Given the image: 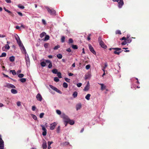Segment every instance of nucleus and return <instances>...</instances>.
I'll use <instances>...</instances> for the list:
<instances>
[{
  "label": "nucleus",
  "mask_w": 149,
  "mask_h": 149,
  "mask_svg": "<svg viewBox=\"0 0 149 149\" xmlns=\"http://www.w3.org/2000/svg\"><path fill=\"white\" fill-rule=\"evenodd\" d=\"M41 126L42 127V130L43 131L42 133V134L43 136H45L47 134V130L45 127L44 126L41 125Z\"/></svg>",
  "instance_id": "obj_9"
},
{
  "label": "nucleus",
  "mask_w": 149,
  "mask_h": 149,
  "mask_svg": "<svg viewBox=\"0 0 149 149\" xmlns=\"http://www.w3.org/2000/svg\"><path fill=\"white\" fill-rule=\"evenodd\" d=\"M69 122L70 124L71 125H73L74 124V122L72 120H70L69 119Z\"/></svg>",
  "instance_id": "obj_32"
},
{
  "label": "nucleus",
  "mask_w": 149,
  "mask_h": 149,
  "mask_svg": "<svg viewBox=\"0 0 149 149\" xmlns=\"http://www.w3.org/2000/svg\"><path fill=\"white\" fill-rule=\"evenodd\" d=\"M65 37L64 36H62L61 38V41L63 42L65 41Z\"/></svg>",
  "instance_id": "obj_43"
},
{
  "label": "nucleus",
  "mask_w": 149,
  "mask_h": 149,
  "mask_svg": "<svg viewBox=\"0 0 149 149\" xmlns=\"http://www.w3.org/2000/svg\"><path fill=\"white\" fill-rule=\"evenodd\" d=\"M88 46L89 49L90 51L91 52L94 54H95L96 52L95 50H94L93 47H92L91 45L90 44H89L88 45Z\"/></svg>",
  "instance_id": "obj_8"
},
{
  "label": "nucleus",
  "mask_w": 149,
  "mask_h": 149,
  "mask_svg": "<svg viewBox=\"0 0 149 149\" xmlns=\"http://www.w3.org/2000/svg\"><path fill=\"white\" fill-rule=\"evenodd\" d=\"M26 79L24 78H21L20 79V81L22 83L25 82L26 81Z\"/></svg>",
  "instance_id": "obj_25"
},
{
  "label": "nucleus",
  "mask_w": 149,
  "mask_h": 149,
  "mask_svg": "<svg viewBox=\"0 0 149 149\" xmlns=\"http://www.w3.org/2000/svg\"><path fill=\"white\" fill-rule=\"evenodd\" d=\"M65 79V81L68 82H70V79L67 78H64Z\"/></svg>",
  "instance_id": "obj_44"
},
{
  "label": "nucleus",
  "mask_w": 149,
  "mask_h": 149,
  "mask_svg": "<svg viewBox=\"0 0 149 149\" xmlns=\"http://www.w3.org/2000/svg\"><path fill=\"white\" fill-rule=\"evenodd\" d=\"M5 49L8 50L10 48V46H9V45L8 44H6L5 46Z\"/></svg>",
  "instance_id": "obj_30"
},
{
  "label": "nucleus",
  "mask_w": 149,
  "mask_h": 149,
  "mask_svg": "<svg viewBox=\"0 0 149 149\" xmlns=\"http://www.w3.org/2000/svg\"><path fill=\"white\" fill-rule=\"evenodd\" d=\"M113 49L116 50L114 52V53L115 54L117 55H119L120 54L121 52H117L118 51L120 50L121 49L119 48H113Z\"/></svg>",
  "instance_id": "obj_7"
},
{
  "label": "nucleus",
  "mask_w": 149,
  "mask_h": 149,
  "mask_svg": "<svg viewBox=\"0 0 149 149\" xmlns=\"http://www.w3.org/2000/svg\"><path fill=\"white\" fill-rule=\"evenodd\" d=\"M21 27H22L24 29L25 28V26L24 25H23V24H21Z\"/></svg>",
  "instance_id": "obj_63"
},
{
  "label": "nucleus",
  "mask_w": 149,
  "mask_h": 149,
  "mask_svg": "<svg viewBox=\"0 0 149 149\" xmlns=\"http://www.w3.org/2000/svg\"><path fill=\"white\" fill-rule=\"evenodd\" d=\"M31 116H32V118L34 120H36L37 119V117L36 115L32 114H31Z\"/></svg>",
  "instance_id": "obj_33"
},
{
  "label": "nucleus",
  "mask_w": 149,
  "mask_h": 149,
  "mask_svg": "<svg viewBox=\"0 0 149 149\" xmlns=\"http://www.w3.org/2000/svg\"><path fill=\"white\" fill-rule=\"evenodd\" d=\"M44 113H41L40 115V118H42L43 117V116L44 115Z\"/></svg>",
  "instance_id": "obj_49"
},
{
  "label": "nucleus",
  "mask_w": 149,
  "mask_h": 149,
  "mask_svg": "<svg viewBox=\"0 0 149 149\" xmlns=\"http://www.w3.org/2000/svg\"><path fill=\"white\" fill-rule=\"evenodd\" d=\"M4 142L1 138V136L0 135V149H3L4 148Z\"/></svg>",
  "instance_id": "obj_10"
},
{
  "label": "nucleus",
  "mask_w": 149,
  "mask_h": 149,
  "mask_svg": "<svg viewBox=\"0 0 149 149\" xmlns=\"http://www.w3.org/2000/svg\"><path fill=\"white\" fill-rule=\"evenodd\" d=\"M5 1L7 3H11V2L10 0H5Z\"/></svg>",
  "instance_id": "obj_59"
},
{
  "label": "nucleus",
  "mask_w": 149,
  "mask_h": 149,
  "mask_svg": "<svg viewBox=\"0 0 149 149\" xmlns=\"http://www.w3.org/2000/svg\"><path fill=\"white\" fill-rule=\"evenodd\" d=\"M36 109V107L35 106H33L32 108V109L33 111H34Z\"/></svg>",
  "instance_id": "obj_54"
},
{
  "label": "nucleus",
  "mask_w": 149,
  "mask_h": 149,
  "mask_svg": "<svg viewBox=\"0 0 149 149\" xmlns=\"http://www.w3.org/2000/svg\"><path fill=\"white\" fill-rule=\"evenodd\" d=\"M91 95L90 94H87L85 97V98L87 100H88L90 99Z\"/></svg>",
  "instance_id": "obj_19"
},
{
  "label": "nucleus",
  "mask_w": 149,
  "mask_h": 149,
  "mask_svg": "<svg viewBox=\"0 0 149 149\" xmlns=\"http://www.w3.org/2000/svg\"><path fill=\"white\" fill-rule=\"evenodd\" d=\"M98 41L99 43V44L101 47L104 49L107 48V46L105 45L104 42L102 41L101 38L100 37L99 38Z\"/></svg>",
  "instance_id": "obj_3"
},
{
  "label": "nucleus",
  "mask_w": 149,
  "mask_h": 149,
  "mask_svg": "<svg viewBox=\"0 0 149 149\" xmlns=\"http://www.w3.org/2000/svg\"><path fill=\"white\" fill-rule=\"evenodd\" d=\"M36 98L38 100L40 101H41L42 100V97L39 93H38L37 94L36 96Z\"/></svg>",
  "instance_id": "obj_14"
},
{
  "label": "nucleus",
  "mask_w": 149,
  "mask_h": 149,
  "mask_svg": "<svg viewBox=\"0 0 149 149\" xmlns=\"http://www.w3.org/2000/svg\"><path fill=\"white\" fill-rule=\"evenodd\" d=\"M24 76V75L23 74H19L18 75V77L19 78H21L23 77Z\"/></svg>",
  "instance_id": "obj_37"
},
{
  "label": "nucleus",
  "mask_w": 149,
  "mask_h": 149,
  "mask_svg": "<svg viewBox=\"0 0 149 149\" xmlns=\"http://www.w3.org/2000/svg\"><path fill=\"white\" fill-rule=\"evenodd\" d=\"M73 42V40L72 38H70L69 40V43H70Z\"/></svg>",
  "instance_id": "obj_48"
},
{
  "label": "nucleus",
  "mask_w": 149,
  "mask_h": 149,
  "mask_svg": "<svg viewBox=\"0 0 149 149\" xmlns=\"http://www.w3.org/2000/svg\"><path fill=\"white\" fill-rule=\"evenodd\" d=\"M82 85V84L80 83H78L77 84V86L78 87H80Z\"/></svg>",
  "instance_id": "obj_46"
},
{
  "label": "nucleus",
  "mask_w": 149,
  "mask_h": 149,
  "mask_svg": "<svg viewBox=\"0 0 149 149\" xmlns=\"http://www.w3.org/2000/svg\"><path fill=\"white\" fill-rule=\"evenodd\" d=\"M42 147L43 149H46L47 148V142L45 140L43 141V143L42 145Z\"/></svg>",
  "instance_id": "obj_16"
},
{
  "label": "nucleus",
  "mask_w": 149,
  "mask_h": 149,
  "mask_svg": "<svg viewBox=\"0 0 149 149\" xmlns=\"http://www.w3.org/2000/svg\"><path fill=\"white\" fill-rule=\"evenodd\" d=\"M69 144V142H66L65 143H64L63 145H68Z\"/></svg>",
  "instance_id": "obj_62"
},
{
  "label": "nucleus",
  "mask_w": 149,
  "mask_h": 149,
  "mask_svg": "<svg viewBox=\"0 0 149 149\" xmlns=\"http://www.w3.org/2000/svg\"><path fill=\"white\" fill-rule=\"evenodd\" d=\"M124 4L123 1V0H120L118 3V7L119 8H122V6Z\"/></svg>",
  "instance_id": "obj_13"
},
{
  "label": "nucleus",
  "mask_w": 149,
  "mask_h": 149,
  "mask_svg": "<svg viewBox=\"0 0 149 149\" xmlns=\"http://www.w3.org/2000/svg\"><path fill=\"white\" fill-rule=\"evenodd\" d=\"M57 124L55 122H54L52 124H51L50 125V129L51 130H53L55 128Z\"/></svg>",
  "instance_id": "obj_12"
},
{
  "label": "nucleus",
  "mask_w": 149,
  "mask_h": 149,
  "mask_svg": "<svg viewBox=\"0 0 149 149\" xmlns=\"http://www.w3.org/2000/svg\"><path fill=\"white\" fill-rule=\"evenodd\" d=\"M18 8L22 9H23L24 8V6H21L20 5H18Z\"/></svg>",
  "instance_id": "obj_39"
},
{
  "label": "nucleus",
  "mask_w": 149,
  "mask_h": 149,
  "mask_svg": "<svg viewBox=\"0 0 149 149\" xmlns=\"http://www.w3.org/2000/svg\"><path fill=\"white\" fill-rule=\"evenodd\" d=\"M6 37L5 35L0 34V38H4Z\"/></svg>",
  "instance_id": "obj_52"
},
{
  "label": "nucleus",
  "mask_w": 149,
  "mask_h": 149,
  "mask_svg": "<svg viewBox=\"0 0 149 149\" xmlns=\"http://www.w3.org/2000/svg\"><path fill=\"white\" fill-rule=\"evenodd\" d=\"M73 96L74 98L76 97L77 95V93L76 91L74 92L73 94Z\"/></svg>",
  "instance_id": "obj_22"
},
{
  "label": "nucleus",
  "mask_w": 149,
  "mask_h": 149,
  "mask_svg": "<svg viewBox=\"0 0 149 149\" xmlns=\"http://www.w3.org/2000/svg\"><path fill=\"white\" fill-rule=\"evenodd\" d=\"M46 8L48 12L52 15H55L56 11L53 9H50L48 7H46Z\"/></svg>",
  "instance_id": "obj_5"
},
{
  "label": "nucleus",
  "mask_w": 149,
  "mask_h": 149,
  "mask_svg": "<svg viewBox=\"0 0 149 149\" xmlns=\"http://www.w3.org/2000/svg\"><path fill=\"white\" fill-rule=\"evenodd\" d=\"M116 34H121V33L120 31L119 30H117L116 31Z\"/></svg>",
  "instance_id": "obj_40"
},
{
  "label": "nucleus",
  "mask_w": 149,
  "mask_h": 149,
  "mask_svg": "<svg viewBox=\"0 0 149 149\" xmlns=\"http://www.w3.org/2000/svg\"><path fill=\"white\" fill-rule=\"evenodd\" d=\"M56 113L57 114H58V115H61V111L58 110H56Z\"/></svg>",
  "instance_id": "obj_38"
},
{
  "label": "nucleus",
  "mask_w": 149,
  "mask_h": 149,
  "mask_svg": "<svg viewBox=\"0 0 149 149\" xmlns=\"http://www.w3.org/2000/svg\"><path fill=\"white\" fill-rule=\"evenodd\" d=\"M72 48L74 49H77V47L76 45H73L72 46Z\"/></svg>",
  "instance_id": "obj_42"
},
{
  "label": "nucleus",
  "mask_w": 149,
  "mask_h": 149,
  "mask_svg": "<svg viewBox=\"0 0 149 149\" xmlns=\"http://www.w3.org/2000/svg\"><path fill=\"white\" fill-rule=\"evenodd\" d=\"M49 37L48 35H46L44 38V40H48L49 39Z\"/></svg>",
  "instance_id": "obj_29"
},
{
  "label": "nucleus",
  "mask_w": 149,
  "mask_h": 149,
  "mask_svg": "<svg viewBox=\"0 0 149 149\" xmlns=\"http://www.w3.org/2000/svg\"><path fill=\"white\" fill-rule=\"evenodd\" d=\"M60 45H58L57 46H55L54 48V50H56L58 49V48H60Z\"/></svg>",
  "instance_id": "obj_35"
},
{
  "label": "nucleus",
  "mask_w": 149,
  "mask_h": 149,
  "mask_svg": "<svg viewBox=\"0 0 149 149\" xmlns=\"http://www.w3.org/2000/svg\"><path fill=\"white\" fill-rule=\"evenodd\" d=\"M127 42L125 41H124L122 42V44L123 45H124L126 44Z\"/></svg>",
  "instance_id": "obj_61"
},
{
  "label": "nucleus",
  "mask_w": 149,
  "mask_h": 149,
  "mask_svg": "<svg viewBox=\"0 0 149 149\" xmlns=\"http://www.w3.org/2000/svg\"><path fill=\"white\" fill-rule=\"evenodd\" d=\"M17 105L18 106H20L21 105V102L19 101H18L17 103Z\"/></svg>",
  "instance_id": "obj_47"
},
{
  "label": "nucleus",
  "mask_w": 149,
  "mask_h": 149,
  "mask_svg": "<svg viewBox=\"0 0 149 149\" xmlns=\"http://www.w3.org/2000/svg\"><path fill=\"white\" fill-rule=\"evenodd\" d=\"M100 84L101 86V89L103 90L105 88L106 86L102 84Z\"/></svg>",
  "instance_id": "obj_20"
},
{
  "label": "nucleus",
  "mask_w": 149,
  "mask_h": 149,
  "mask_svg": "<svg viewBox=\"0 0 149 149\" xmlns=\"http://www.w3.org/2000/svg\"><path fill=\"white\" fill-rule=\"evenodd\" d=\"M63 86L65 88H67L68 87V85L67 83L64 82L63 84Z\"/></svg>",
  "instance_id": "obj_23"
},
{
  "label": "nucleus",
  "mask_w": 149,
  "mask_h": 149,
  "mask_svg": "<svg viewBox=\"0 0 149 149\" xmlns=\"http://www.w3.org/2000/svg\"><path fill=\"white\" fill-rule=\"evenodd\" d=\"M66 51H67L68 52H70L71 51V49L70 48H69L68 49L66 50Z\"/></svg>",
  "instance_id": "obj_64"
},
{
  "label": "nucleus",
  "mask_w": 149,
  "mask_h": 149,
  "mask_svg": "<svg viewBox=\"0 0 149 149\" xmlns=\"http://www.w3.org/2000/svg\"><path fill=\"white\" fill-rule=\"evenodd\" d=\"M61 117L62 118L64 121L65 122L68 123L70 119L64 113H63L61 116Z\"/></svg>",
  "instance_id": "obj_4"
},
{
  "label": "nucleus",
  "mask_w": 149,
  "mask_h": 149,
  "mask_svg": "<svg viewBox=\"0 0 149 149\" xmlns=\"http://www.w3.org/2000/svg\"><path fill=\"white\" fill-rule=\"evenodd\" d=\"M40 64L42 66L45 67V66L46 64L45 62L43 61Z\"/></svg>",
  "instance_id": "obj_28"
},
{
  "label": "nucleus",
  "mask_w": 149,
  "mask_h": 149,
  "mask_svg": "<svg viewBox=\"0 0 149 149\" xmlns=\"http://www.w3.org/2000/svg\"><path fill=\"white\" fill-rule=\"evenodd\" d=\"M42 23L45 25L46 24V21H45L44 19H42Z\"/></svg>",
  "instance_id": "obj_57"
},
{
  "label": "nucleus",
  "mask_w": 149,
  "mask_h": 149,
  "mask_svg": "<svg viewBox=\"0 0 149 149\" xmlns=\"http://www.w3.org/2000/svg\"><path fill=\"white\" fill-rule=\"evenodd\" d=\"M52 141H48V146H50V145L52 143H53Z\"/></svg>",
  "instance_id": "obj_55"
},
{
  "label": "nucleus",
  "mask_w": 149,
  "mask_h": 149,
  "mask_svg": "<svg viewBox=\"0 0 149 149\" xmlns=\"http://www.w3.org/2000/svg\"><path fill=\"white\" fill-rule=\"evenodd\" d=\"M57 75L59 78H61L62 77L61 76V73L60 72H57Z\"/></svg>",
  "instance_id": "obj_34"
},
{
  "label": "nucleus",
  "mask_w": 149,
  "mask_h": 149,
  "mask_svg": "<svg viewBox=\"0 0 149 149\" xmlns=\"http://www.w3.org/2000/svg\"><path fill=\"white\" fill-rule=\"evenodd\" d=\"M6 53L5 52L3 53L1 55V57H5L6 56Z\"/></svg>",
  "instance_id": "obj_41"
},
{
  "label": "nucleus",
  "mask_w": 149,
  "mask_h": 149,
  "mask_svg": "<svg viewBox=\"0 0 149 149\" xmlns=\"http://www.w3.org/2000/svg\"><path fill=\"white\" fill-rule=\"evenodd\" d=\"M46 33L45 32H43L40 34V37L41 38H43L45 35Z\"/></svg>",
  "instance_id": "obj_26"
},
{
  "label": "nucleus",
  "mask_w": 149,
  "mask_h": 149,
  "mask_svg": "<svg viewBox=\"0 0 149 149\" xmlns=\"http://www.w3.org/2000/svg\"><path fill=\"white\" fill-rule=\"evenodd\" d=\"M6 87H7L8 88H15V86L13 85V84H7L6 86H5Z\"/></svg>",
  "instance_id": "obj_17"
},
{
  "label": "nucleus",
  "mask_w": 149,
  "mask_h": 149,
  "mask_svg": "<svg viewBox=\"0 0 149 149\" xmlns=\"http://www.w3.org/2000/svg\"><path fill=\"white\" fill-rule=\"evenodd\" d=\"M107 66V63H106L104 64V69H105L106 68Z\"/></svg>",
  "instance_id": "obj_56"
},
{
  "label": "nucleus",
  "mask_w": 149,
  "mask_h": 149,
  "mask_svg": "<svg viewBox=\"0 0 149 149\" xmlns=\"http://www.w3.org/2000/svg\"><path fill=\"white\" fill-rule=\"evenodd\" d=\"M52 67V64L51 63H49V65H48V67L49 68H51Z\"/></svg>",
  "instance_id": "obj_50"
},
{
  "label": "nucleus",
  "mask_w": 149,
  "mask_h": 149,
  "mask_svg": "<svg viewBox=\"0 0 149 149\" xmlns=\"http://www.w3.org/2000/svg\"><path fill=\"white\" fill-rule=\"evenodd\" d=\"M90 68V65H87L86 66V68L87 70L89 69Z\"/></svg>",
  "instance_id": "obj_45"
},
{
  "label": "nucleus",
  "mask_w": 149,
  "mask_h": 149,
  "mask_svg": "<svg viewBox=\"0 0 149 149\" xmlns=\"http://www.w3.org/2000/svg\"><path fill=\"white\" fill-rule=\"evenodd\" d=\"M22 52L24 53L25 54V59L26 60V64L27 66H29L30 64V61L29 57L28 54H26V53H24L23 50H22Z\"/></svg>",
  "instance_id": "obj_2"
},
{
  "label": "nucleus",
  "mask_w": 149,
  "mask_h": 149,
  "mask_svg": "<svg viewBox=\"0 0 149 149\" xmlns=\"http://www.w3.org/2000/svg\"><path fill=\"white\" fill-rule=\"evenodd\" d=\"M4 9L8 13H11V12L9 10H8V9H6L5 8H4Z\"/></svg>",
  "instance_id": "obj_51"
},
{
  "label": "nucleus",
  "mask_w": 149,
  "mask_h": 149,
  "mask_svg": "<svg viewBox=\"0 0 149 149\" xmlns=\"http://www.w3.org/2000/svg\"><path fill=\"white\" fill-rule=\"evenodd\" d=\"M15 37L16 39L17 40V42L19 45V46L20 47L21 49L22 50H23V51L24 52V53H26V50L24 47V46L22 43L21 42L19 38L17 35L16 36H15Z\"/></svg>",
  "instance_id": "obj_1"
},
{
  "label": "nucleus",
  "mask_w": 149,
  "mask_h": 149,
  "mask_svg": "<svg viewBox=\"0 0 149 149\" xmlns=\"http://www.w3.org/2000/svg\"><path fill=\"white\" fill-rule=\"evenodd\" d=\"M17 13L19 15H20V16H22L23 15L22 13H21L20 12H17Z\"/></svg>",
  "instance_id": "obj_60"
},
{
  "label": "nucleus",
  "mask_w": 149,
  "mask_h": 149,
  "mask_svg": "<svg viewBox=\"0 0 149 149\" xmlns=\"http://www.w3.org/2000/svg\"><path fill=\"white\" fill-rule=\"evenodd\" d=\"M49 87H50V88H51L54 91H55L57 92L60 94H61L62 93V92L60 91L56 87L53 86L52 85H49Z\"/></svg>",
  "instance_id": "obj_6"
},
{
  "label": "nucleus",
  "mask_w": 149,
  "mask_h": 149,
  "mask_svg": "<svg viewBox=\"0 0 149 149\" xmlns=\"http://www.w3.org/2000/svg\"><path fill=\"white\" fill-rule=\"evenodd\" d=\"M11 92L13 94H16L17 93V91L16 90L14 89H11Z\"/></svg>",
  "instance_id": "obj_18"
},
{
  "label": "nucleus",
  "mask_w": 149,
  "mask_h": 149,
  "mask_svg": "<svg viewBox=\"0 0 149 149\" xmlns=\"http://www.w3.org/2000/svg\"><path fill=\"white\" fill-rule=\"evenodd\" d=\"M90 88V84L89 81L87 82V83L84 89V91H88Z\"/></svg>",
  "instance_id": "obj_11"
},
{
  "label": "nucleus",
  "mask_w": 149,
  "mask_h": 149,
  "mask_svg": "<svg viewBox=\"0 0 149 149\" xmlns=\"http://www.w3.org/2000/svg\"><path fill=\"white\" fill-rule=\"evenodd\" d=\"M10 72H11L14 75H15L16 74V73L15 70H11L10 71Z\"/></svg>",
  "instance_id": "obj_31"
},
{
  "label": "nucleus",
  "mask_w": 149,
  "mask_h": 149,
  "mask_svg": "<svg viewBox=\"0 0 149 149\" xmlns=\"http://www.w3.org/2000/svg\"><path fill=\"white\" fill-rule=\"evenodd\" d=\"M82 105L81 103L77 104L76 106V109L77 111L80 109L81 108Z\"/></svg>",
  "instance_id": "obj_15"
},
{
  "label": "nucleus",
  "mask_w": 149,
  "mask_h": 149,
  "mask_svg": "<svg viewBox=\"0 0 149 149\" xmlns=\"http://www.w3.org/2000/svg\"><path fill=\"white\" fill-rule=\"evenodd\" d=\"M57 132L59 133L60 130V127L59 126L57 128Z\"/></svg>",
  "instance_id": "obj_58"
},
{
  "label": "nucleus",
  "mask_w": 149,
  "mask_h": 149,
  "mask_svg": "<svg viewBox=\"0 0 149 149\" xmlns=\"http://www.w3.org/2000/svg\"><path fill=\"white\" fill-rule=\"evenodd\" d=\"M10 61L11 62H13L15 61V57L14 56H12L9 58Z\"/></svg>",
  "instance_id": "obj_21"
},
{
  "label": "nucleus",
  "mask_w": 149,
  "mask_h": 149,
  "mask_svg": "<svg viewBox=\"0 0 149 149\" xmlns=\"http://www.w3.org/2000/svg\"><path fill=\"white\" fill-rule=\"evenodd\" d=\"M49 44L48 43H46L44 44V46L45 48H47Z\"/></svg>",
  "instance_id": "obj_53"
},
{
  "label": "nucleus",
  "mask_w": 149,
  "mask_h": 149,
  "mask_svg": "<svg viewBox=\"0 0 149 149\" xmlns=\"http://www.w3.org/2000/svg\"><path fill=\"white\" fill-rule=\"evenodd\" d=\"M54 80L56 81V82H58L59 81V79L58 78V77H54Z\"/></svg>",
  "instance_id": "obj_36"
},
{
  "label": "nucleus",
  "mask_w": 149,
  "mask_h": 149,
  "mask_svg": "<svg viewBox=\"0 0 149 149\" xmlns=\"http://www.w3.org/2000/svg\"><path fill=\"white\" fill-rule=\"evenodd\" d=\"M52 72L53 73L56 74V73H57L58 70L56 69H54L52 70Z\"/></svg>",
  "instance_id": "obj_24"
},
{
  "label": "nucleus",
  "mask_w": 149,
  "mask_h": 149,
  "mask_svg": "<svg viewBox=\"0 0 149 149\" xmlns=\"http://www.w3.org/2000/svg\"><path fill=\"white\" fill-rule=\"evenodd\" d=\"M57 57L58 58L61 59L62 57V56L61 54H58L57 55Z\"/></svg>",
  "instance_id": "obj_27"
}]
</instances>
